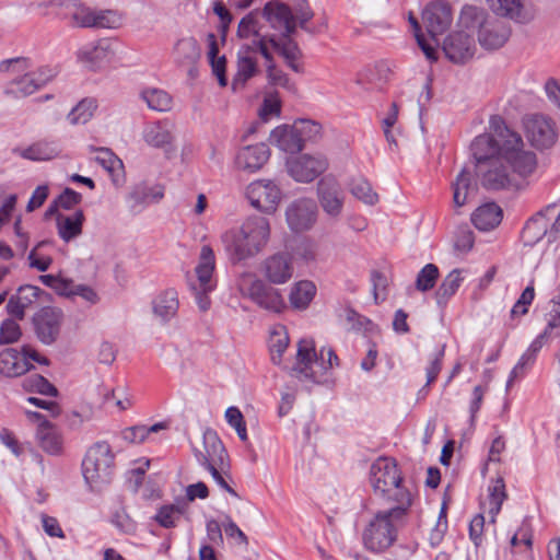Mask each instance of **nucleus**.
Segmentation results:
<instances>
[{
  "mask_svg": "<svg viewBox=\"0 0 560 560\" xmlns=\"http://www.w3.org/2000/svg\"><path fill=\"white\" fill-rule=\"evenodd\" d=\"M489 129L490 133L477 136L470 144L480 185L489 191L525 188V179L537 168L536 154L501 116L490 117Z\"/></svg>",
  "mask_w": 560,
  "mask_h": 560,
  "instance_id": "nucleus-1",
  "label": "nucleus"
},
{
  "mask_svg": "<svg viewBox=\"0 0 560 560\" xmlns=\"http://www.w3.org/2000/svg\"><path fill=\"white\" fill-rule=\"evenodd\" d=\"M270 238L268 219L258 215L247 218L240 228L225 231L221 243L232 264H238L258 255Z\"/></svg>",
  "mask_w": 560,
  "mask_h": 560,
  "instance_id": "nucleus-2",
  "label": "nucleus"
},
{
  "mask_svg": "<svg viewBox=\"0 0 560 560\" xmlns=\"http://www.w3.org/2000/svg\"><path fill=\"white\" fill-rule=\"evenodd\" d=\"M410 504V492H404L401 498L397 499L396 506L374 514L362 534L363 545L369 551L383 552L396 541L398 529Z\"/></svg>",
  "mask_w": 560,
  "mask_h": 560,
  "instance_id": "nucleus-3",
  "label": "nucleus"
},
{
  "mask_svg": "<svg viewBox=\"0 0 560 560\" xmlns=\"http://www.w3.org/2000/svg\"><path fill=\"white\" fill-rule=\"evenodd\" d=\"M459 25L467 31L477 32L478 42L486 50H495L505 45L512 30L502 20L489 16L478 7L466 5L459 15Z\"/></svg>",
  "mask_w": 560,
  "mask_h": 560,
  "instance_id": "nucleus-4",
  "label": "nucleus"
},
{
  "mask_svg": "<svg viewBox=\"0 0 560 560\" xmlns=\"http://www.w3.org/2000/svg\"><path fill=\"white\" fill-rule=\"evenodd\" d=\"M335 365H338V357L332 349L323 348L318 358L314 341L304 338L298 343L296 362L291 375L300 381L320 383L324 372Z\"/></svg>",
  "mask_w": 560,
  "mask_h": 560,
  "instance_id": "nucleus-5",
  "label": "nucleus"
},
{
  "mask_svg": "<svg viewBox=\"0 0 560 560\" xmlns=\"http://www.w3.org/2000/svg\"><path fill=\"white\" fill-rule=\"evenodd\" d=\"M236 287L243 298L249 299L259 308L269 313L280 314L287 308L280 290L266 283L253 272H242L237 278Z\"/></svg>",
  "mask_w": 560,
  "mask_h": 560,
  "instance_id": "nucleus-6",
  "label": "nucleus"
},
{
  "mask_svg": "<svg viewBox=\"0 0 560 560\" xmlns=\"http://www.w3.org/2000/svg\"><path fill=\"white\" fill-rule=\"evenodd\" d=\"M114 458L107 442H96L88 450L82 462V471L91 489L98 490L109 483L114 474Z\"/></svg>",
  "mask_w": 560,
  "mask_h": 560,
  "instance_id": "nucleus-7",
  "label": "nucleus"
},
{
  "mask_svg": "<svg viewBox=\"0 0 560 560\" xmlns=\"http://www.w3.org/2000/svg\"><path fill=\"white\" fill-rule=\"evenodd\" d=\"M370 481L375 493L388 495L397 502L407 490L400 488L401 477L395 460L386 457L377 458L370 469Z\"/></svg>",
  "mask_w": 560,
  "mask_h": 560,
  "instance_id": "nucleus-8",
  "label": "nucleus"
},
{
  "mask_svg": "<svg viewBox=\"0 0 560 560\" xmlns=\"http://www.w3.org/2000/svg\"><path fill=\"white\" fill-rule=\"evenodd\" d=\"M524 132L529 143L538 149L551 148L558 139V128L552 118L544 114H529L523 118Z\"/></svg>",
  "mask_w": 560,
  "mask_h": 560,
  "instance_id": "nucleus-9",
  "label": "nucleus"
},
{
  "mask_svg": "<svg viewBox=\"0 0 560 560\" xmlns=\"http://www.w3.org/2000/svg\"><path fill=\"white\" fill-rule=\"evenodd\" d=\"M246 198L255 209L272 214L282 199V191L275 180L257 179L246 187Z\"/></svg>",
  "mask_w": 560,
  "mask_h": 560,
  "instance_id": "nucleus-10",
  "label": "nucleus"
},
{
  "mask_svg": "<svg viewBox=\"0 0 560 560\" xmlns=\"http://www.w3.org/2000/svg\"><path fill=\"white\" fill-rule=\"evenodd\" d=\"M316 196L326 215L332 220L341 217L346 195L340 183L335 177L327 175L320 178L316 185Z\"/></svg>",
  "mask_w": 560,
  "mask_h": 560,
  "instance_id": "nucleus-11",
  "label": "nucleus"
},
{
  "mask_svg": "<svg viewBox=\"0 0 560 560\" xmlns=\"http://www.w3.org/2000/svg\"><path fill=\"white\" fill-rule=\"evenodd\" d=\"M63 313L60 308L46 306L39 310L33 317L34 329L37 338L44 345H52L59 337Z\"/></svg>",
  "mask_w": 560,
  "mask_h": 560,
  "instance_id": "nucleus-12",
  "label": "nucleus"
},
{
  "mask_svg": "<svg viewBox=\"0 0 560 560\" xmlns=\"http://www.w3.org/2000/svg\"><path fill=\"white\" fill-rule=\"evenodd\" d=\"M317 219V206L310 198L293 200L285 209V221L293 232H304L313 228Z\"/></svg>",
  "mask_w": 560,
  "mask_h": 560,
  "instance_id": "nucleus-13",
  "label": "nucleus"
},
{
  "mask_svg": "<svg viewBox=\"0 0 560 560\" xmlns=\"http://www.w3.org/2000/svg\"><path fill=\"white\" fill-rule=\"evenodd\" d=\"M290 176L300 183H311L328 167L327 159L322 154H303L287 162Z\"/></svg>",
  "mask_w": 560,
  "mask_h": 560,
  "instance_id": "nucleus-14",
  "label": "nucleus"
},
{
  "mask_svg": "<svg viewBox=\"0 0 560 560\" xmlns=\"http://www.w3.org/2000/svg\"><path fill=\"white\" fill-rule=\"evenodd\" d=\"M422 20L425 24L430 40L434 46L439 44L438 36L442 35L452 23V12L448 4L444 2H432L424 9Z\"/></svg>",
  "mask_w": 560,
  "mask_h": 560,
  "instance_id": "nucleus-15",
  "label": "nucleus"
},
{
  "mask_svg": "<svg viewBox=\"0 0 560 560\" xmlns=\"http://www.w3.org/2000/svg\"><path fill=\"white\" fill-rule=\"evenodd\" d=\"M474 37L465 31L451 33L443 42V51L455 63H464L476 52Z\"/></svg>",
  "mask_w": 560,
  "mask_h": 560,
  "instance_id": "nucleus-16",
  "label": "nucleus"
},
{
  "mask_svg": "<svg viewBox=\"0 0 560 560\" xmlns=\"http://www.w3.org/2000/svg\"><path fill=\"white\" fill-rule=\"evenodd\" d=\"M55 77V72L50 68H39L36 71L27 72L10 82L7 93L16 96H28L45 86Z\"/></svg>",
  "mask_w": 560,
  "mask_h": 560,
  "instance_id": "nucleus-17",
  "label": "nucleus"
},
{
  "mask_svg": "<svg viewBox=\"0 0 560 560\" xmlns=\"http://www.w3.org/2000/svg\"><path fill=\"white\" fill-rule=\"evenodd\" d=\"M261 271L269 283L283 284L293 276V262L289 254L277 253L262 261Z\"/></svg>",
  "mask_w": 560,
  "mask_h": 560,
  "instance_id": "nucleus-18",
  "label": "nucleus"
},
{
  "mask_svg": "<svg viewBox=\"0 0 560 560\" xmlns=\"http://www.w3.org/2000/svg\"><path fill=\"white\" fill-rule=\"evenodd\" d=\"M265 19L273 30L280 31L282 36H291L296 28L292 10L278 1L268 2L262 11Z\"/></svg>",
  "mask_w": 560,
  "mask_h": 560,
  "instance_id": "nucleus-19",
  "label": "nucleus"
},
{
  "mask_svg": "<svg viewBox=\"0 0 560 560\" xmlns=\"http://www.w3.org/2000/svg\"><path fill=\"white\" fill-rule=\"evenodd\" d=\"M89 151L96 153L95 161L109 175L112 183L116 187H122L126 183V173L122 161L108 148H97L90 145Z\"/></svg>",
  "mask_w": 560,
  "mask_h": 560,
  "instance_id": "nucleus-20",
  "label": "nucleus"
},
{
  "mask_svg": "<svg viewBox=\"0 0 560 560\" xmlns=\"http://www.w3.org/2000/svg\"><path fill=\"white\" fill-rule=\"evenodd\" d=\"M255 48L249 45H243L237 51L236 72L232 80V89L241 90L246 82L257 74V58L254 57Z\"/></svg>",
  "mask_w": 560,
  "mask_h": 560,
  "instance_id": "nucleus-21",
  "label": "nucleus"
},
{
  "mask_svg": "<svg viewBox=\"0 0 560 560\" xmlns=\"http://www.w3.org/2000/svg\"><path fill=\"white\" fill-rule=\"evenodd\" d=\"M270 151L267 144L260 142L242 148L236 155V164L244 171L255 172L269 160Z\"/></svg>",
  "mask_w": 560,
  "mask_h": 560,
  "instance_id": "nucleus-22",
  "label": "nucleus"
},
{
  "mask_svg": "<svg viewBox=\"0 0 560 560\" xmlns=\"http://www.w3.org/2000/svg\"><path fill=\"white\" fill-rule=\"evenodd\" d=\"M154 317L165 324L174 318L179 307L178 293L175 289H166L154 296L151 302Z\"/></svg>",
  "mask_w": 560,
  "mask_h": 560,
  "instance_id": "nucleus-23",
  "label": "nucleus"
},
{
  "mask_svg": "<svg viewBox=\"0 0 560 560\" xmlns=\"http://www.w3.org/2000/svg\"><path fill=\"white\" fill-rule=\"evenodd\" d=\"M491 11L515 23L527 24L533 20V14L525 8L522 0H488Z\"/></svg>",
  "mask_w": 560,
  "mask_h": 560,
  "instance_id": "nucleus-24",
  "label": "nucleus"
},
{
  "mask_svg": "<svg viewBox=\"0 0 560 560\" xmlns=\"http://www.w3.org/2000/svg\"><path fill=\"white\" fill-rule=\"evenodd\" d=\"M163 190L159 187H150L144 183L135 185L126 197L131 212L139 213L151 202H158L163 198Z\"/></svg>",
  "mask_w": 560,
  "mask_h": 560,
  "instance_id": "nucleus-25",
  "label": "nucleus"
},
{
  "mask_svg": "<svg viewBox=\"0 0 560 560\" xmlns=\"http://www.w3.org/2000/svg\"><path fill=\"white\" fill-rule=\"evenodd\" d=\"M36 439L40 448L52 456L62 454L63 438L61 432L49 421H43L37 425Z\"/></svg>",
  "mask_w": 560,
  "mask_h": 560,
  "instance_id": "nucleus-26",
  "label": "nucleus"
},
{
  "mask_svg": "<svg viewBox=\"0 0 560 560\" xmlns=\"http://www.w3.org/2000/svg\"><path fill=\"white\" fill-rule=\"evenodd\" d=\"M202 439L205 452L196 454L198 462L205 467L222 463L226 452L217 432L211 429H207L203 432Z\"/></svg>",
  "mask_w": 560,
  "mask_h": 560,
  "instance_id": "nucleus-27",
  "label": "nucleus"
},
{
  "mask_svg": "<svg viewBox=\"0 0 560 560\" xmlns=\"http://www.w3.org/2000/svg\"><path fill=\"white\" fill-rule=\"evenodd\" d=\"M110 43L107 39H100L89 43L80 48L78 58L88 63L91 68H98L109 61L113 51Z\"/></svg>",
  "mask_w": 560,
  "mask_h": 560,
  "instance_id": "nucleus-28",
  "label": "nucleus"
},
{
  "mask_svg": "<svg viewBox=\"0 0 560 560\" xmlns=\"http://www.w3.org/2000/svg\"><path fill=\"white\" fill-rule=\"evenodd\" d=\"M174 60L179 67L188 69L189 75L194 74L195 65L200 58V48L197 40L192 37L179 39L173 51Z\"/></svg>",
  "mask_w": 560,
  "mask_h": 560,
  "instance_id": "nucleus-29",
  "label": "nucleus"
},
{
  "mask_svg": "<svg viewBox=\"0 0 560 560\" xmlns=\"http://www.w3.org/2000/svg\"><path fill=\"white\" fill-rule=\"evenodd\" d=\"M32 365L20 351L8 348L0 352V373L8 377H16L26 373Z\"/></svg>",
  "mask_w": 560,
  "mask_h": 560,
  "instance_id": "nucleus-30",
  "label": "nucleus"
},
{
  "mask_svg": "<svg viewBox=\"0 0 560 560\" xmlns=\"http://www.w3.org/2000/svg\"><path fill=\"white\" fill-rule=\"evenodd\" d=\"M269 141L272 145L287 153H296L303 149L301 140L291 125L276 127L270 133Z\"/></svg>",
  "mask_w": 560,
  "mask_h": 560,
  "instance_id": "nucleus-31",
  "label": "nucleus"
},
{
  "mask_svg": "<svg viewBox=\"0 0 560 560\" xmlns=\"http://www.w3.org/2000/svg\"><path fill=\"white\" fill-rule=\"evenodd\" d=\"M214 268V252L209 245H203L200 249L199 261L195 271L199 281V287L205 291H212L214 288L211 281Z\"/></svg>",
  "mask_w": 560,
  "mask_h": 560,
  "instance_id": "nucleus-32",
  "label": "nucleus"
},
{
  "mask_svg": "<svg viewBox=\"0 0 560 560\" xmlns=\"http://www.w3.org/2000/svg\"><path fill=\"white\" fill-rule=\"evenodd\" d=\"M84 219L82 210H77L70 215L58 213L56 217V225L59 237L68 243L81 235Z\"/></svg>",
  "mask_w": 560,
  "mask_h": 560,
  "instance_id": "nucleus-33",
  "label": "nucleus"
},
{
  "mask_svg": "<svg viewBox=\"0 0 560 560\" xmlns=\"http://www.w3.org/2000/svg\"><path fill=\"white\" fill-rule=\"evenodd\" d=\"M502 217V209L497 203L489 202L474 211L471 222L480 231H490L500 224Z\"/></svg>",
  "mask_w": 560,
  "mask_h": 560,
  "instance_id": "nucleus-34",
  "label": "nucleus"
},
{
  "mask_svg": "<svg viewBox=\"0 0 560 560\" xmlns=\"http://www.w3.org/2000/svg\"><path fill=\"white\" fill-rule=\"evenodd\" d=\"M15 152L23 159L40 162L49 161L59 155V148L55 141L38 140L27 148L16 149Z\"/></svg>",
  "mask_w": 560,
  "mask_h": 560,
  "instance_id": "nucleus-35",
  "label": "nucleus"
},
{
  "mask_svg": "<svg viewBox=\"0 0 560 560\" xmlns=\"http://www.w3.org/2000/svg\"><path fill=\"white\" fill-rule=\"evenodd\" d=\"M553 208L555 205H550L546 207L544 210L537 212L527 221L522 233V237L526 245L532 246L536 244L547 234L548 220L546 219V213L552 210Z\"/></svg>",
  "mask_w": 560,
  "mask_h": 560,
  "instance_id": "nucleus-36",
  "label": "nucleus"
},
{
  "mask_svg": "<svg viewBox=\"0 0 560 560\" xmlns=\"http://www.w3.org/2000/svg\"><path fill=\"white\" fill-rule=\"evenodd\" d=\"M143 140L153 148H163L173 140L172 124L161 120L148 124L142 131Z\"/></svg>",
  "mask_w": 560,
  "mask_h": 560,
  "instance_id": "nucleus-37",
  "label": "nucleus"
},
{
  "mask_svg": "<svg viewBox=\"0 0 560 560\" xmlns=\"http://www.w3.org/2000/svg\"><path fill=\"white\" fill-rule=\"evenodd\" d=\"M140 97L152 110L168 112L173 106L172 96L166 91L158 88H147L142 90Z\"/></svg>",
  "mask_w": 560,
  "mask_h": 560,
  "instance_id": "nucleus-38",
  "label": "nucleus"
},
{
  "mask_svg": "<svg viewBox=\"0 0 560 560\" xmlns=\"http://www.w3.org/2000/svg\"><path fill=\"white\" fill-rule=\"evenodd\" d=\"M316 293V287L313 282L303 280L295 283L289 295L292 307L304 310L308 306Z\"/></svg>",
  "mask_w": 560,
  "mask_h": 560,
  "instance_id": "nucleus-39",
  "label": "nucleus"
},
{
  "mask_svg": "<svg viewBox=\"0 0 560 560\" xmlns=\"http://www.w3.org/2000/svg\"><path fill=\"white\" fill-rule=\"evenodd\" d=\"M350 194L368 206L378 202V195L373 190L371 184L363 177H354L348 183Z\"/></svg>",
  "mask_w": 560,
  "mask_h": 560,
  "instance_id": "nucleus-40",
  "label": "nucleus"
},
{
  "mask_svg": "<svg viewBox=\"0 0 560 560\" xmlns=\"http://www.w3.org/2000/svg\"><path fill=\"white\" fill-rule=\"evenodd\" d=\"M463 278L458 269L452 270L442 281L439 289L435 292L436 302L439 305H445L447 301L458 290Z\"/></svg>",
  "mask_w": 560,
  "mask_h": 560,
  "instance_id": "nucleus-41",
  "label": "nucleus"
},
{
  "mask_svg": "<svg viewBox=\"0 0 560 560\" xmlns=\"http://www.w3.org/2000/svg\"><path fill=\"white\" fill-rule=\"evenodd\" d=\"M489 491V514L491 516V522H495L497 515L500 513L502 504L506 499L505 492V483L502 477H498L495 480L491 482L488 488Z\"/></svg>",
  "mask_w": 560,
  "mask_h": 560,
  "instance_id": "nucleus-42",
  "label": "nucleus"
},
{
  "mask_svg": "<svg viewBox=\"0 0 560 560\" xmlns=\"http://www.w3.org/2000/svg\"><path fill=\"white\" fill-rule=\"evenodd\" d=\"M454 207H463L467 202L471 183L469 173L464 168L452 183Z\"/></svg>",
  "mask_w": 560,
  "mask_h": 560,
  "instance_id": "nucleus-43",
  "label": "nucleus"
},
{
  "mask_svg": "<svg viewBox=\"0 0 560 560\" xmlns=\"http://www.w3.org/2000/svg\"><path fill=\"white\" fill-rule=\"evenodd\" d=\"M95 108L96 104L94 100L84 98L72 108L67 116V120L70 125L86 124L92 118Z\"/></svg>",
  "mask_w": 560,
  "mask_h": 560,
  "instance_id": "nucleus-44",
  "label": "nucleus"
},
{
  "mask_svg": "<svg viewBox=\"0 0 560 560\" xmlns=\"http://www.w3.org/2000/svg\"><path fill=\"white\" fill-rule=\"evenodd\" d=\"M185 511V504H167L159 509L154 520L164 528H172Z\"/></svg>",
  "mask_w": 560,
  "mask_h": 560,
  "instance_id": "nucleus-45",
  "label": "nucleus"
},
{
  "mask_svg": "<svg viewBox=\"0 0 560 560\" xmlns=\"http://www.w3.org/2000/svg\"><path fill=\"white\" fill-rule=\"evenodd\" d=\"M269 44L285 59H299L301 50L291 36H282L277 39L275 35L268 38Z\"/></svg>",
  "mask_w": 560,
  "mask_h": 560,
  "instance_id": "nucleus-46",
  "label": "nucleus"
},
{
  "mask_svg": "<svg viewBox=\"0 0 560 560\" xmlns=\"http://www.w3.org/2000/svg\"><path fill=\"white\" fill-rule=\"evenodd\" d=\"M66 7L73 8L72 20L80 27H93L95 10L78 2V0H66Z\"/></svg>",
  "mask_w": 560,
  "mask_h": 560,
  "instance_id": "nucleus-47",
  "label": "nucleus"
},
{
  "mask_svg": "<svg viewBox=\"0 0 560 560\" xmlns=\"http://www.w3.org/2000/svg\"><path fill=\"white\" fill-rule=\"evenodd\" d=\"M291 126L300 138L303 147L305 142L315 140L320 135L322 130L318 122L310 119H299Z\"/></svg>",
  "mask_w": 560,
  "mask_h": 560,
  "instance_id": "nucleus-48",
  "label": "nucleus"
},
{
  "mask_svg": "<svg viewBox=\"0 0 560 560\" xmlns=\"http://www.w3.org/2000/svg\"><path fill=\"white\" fill-rule=\"evenodd\" d=\"M439 278V268L433 264H427L418 273L416 288L421 292L431 290Z\"/></svg>",
  "mask_w": 560,
  "mask_h": 560,
  "instance_id": "nucleus-49",
  "label": "nucleus"
},
{
  "mask_svg": "<svg viewBox=\"0 0 560 560\" xmlns=\"http://www.w3.org/2000/svg\"><path fill=\"white\" fill-rule=\"evenodd\" d=\"M22 336L19 323L13 318L4 319L0 325V345L16 342Z\"/></svg>",
  "mask_w": 560,
  "mask_h": 560,
  "instance_id": "nucleus-50",
  "label": "nucleus"
},
{
  "mask_svg": "<svg viewBox=\"0 0 560 560\" xmlns=\"http://www.w3.org/2000/svg\"><path fill=\"white\" fill-rule=\"evenodd\" d=\"M120 15L114 10H95L93 27L114 28L120 24Z\"/></svg>",
  "mask_w": 560,
  "mask_h": 560,
  "instance_id": "nucleus-51",
  "label": "nucleus"
},
{
  "mask_svg": "<svg viewBox=\"0 0 560 560\" xmlns=\"http://www.w3.org/2000/svg\"><path fill=\"white\" fill-rule=\"evenodd\" d=\"M25 387L47 396H57V388L44 376L35 374L25 380Z\"/></svg>",
  "mask_w": 560,
  "mask_h": 560,
  "instance_id": "nucleus-52",
  "label": "nucleus"
},
{
  "mask_svg": "<svg viewBox=\"0 0 560 560\" xmlns=\"http://www.w3.org/2000/svg\"><path fill=\"white\" fill-rule=\"evenodd\" d=\"M225 419L228 423L235 429L238 438L245 442L247 441V430L244 417L237 407H229L225 411Z\"/></svg>",
  "mask_w": 560,
  "mask_h": 560,
  "instance_id": "nucleus-53",
  "label": "nucleus"
},
{
  "mask_svg": "<svg viewBox=\"0 0 560 560\" xmlns=\"http://www.w3.org/2000/svg\"><path fill=\"white\" fill-rule=\"evenodd\" d=\"M409 22L412 26L415 37L421 50L424 52L425 57L430 60H436V50L435 46L432 45L425 36L420 32V25L416 18L412 15L409 16Z\"/></svg>",
  "mask_w": 560,
  "mask_h": 560,
  "instance_id": "nucleus-54",
  "label": "nucleus"
},
{
  "mask_svg": "<svg viewBox=\"0 0 560 560\" xmlns=\"http://www.w3.org/2000/svg\"><path fill=\"white\" fill-rule=\"evenodd\" d=\"M444 351H445V345L438 348L431 354L429 365L425 368V374H427V384L425 385L427 386H429L436 380V377L442 369V360L444 357Z\"/></svg>",
  "mask_w": 560,
  "mask_h": 560,
  "instance_id": "nucleus-55",
  "label": "nucleus"
},
{
  "mask_svg": "<svg viewBox=\"0 0 560 560\" xmlns=\"http://www.w3.org/2000/svg\"><path fill=\"white\" fill-rule=\"evenodd\" d=\"M281 112V102L277 94H268L259 109V117L267 121L272 116H279Z\"/></svg>",
  "mask_w": 560,
  "mask_h": 560,
  "instance_id": "nucleus-56",
  "label": "nucleus"
},
{
  "mask_svg": "<svg viewBox=\"0 0 560 560\" xmlns=\"http://www.w3.org/2000/svg\"><path fill=\"white\" fill-rule=\"evenodd\" d=\"M222 526L224 529L225 535L229 538L236 539V541L240 545L247 546L248 545V538L243 533V530L233 522L230 515H225L224 520L222 522Z\"/></svg>",
  "mask_w": 560,
  "mask_h": 560,
  "instance_id": "nucleus-57",
  "label": "nucleus"
},
{
  "mask_svg": "<svg viewBox=\"0 0 560 560\" xmlns=\"http://www.w3.org/2000/svg\"><path fill=\"white\" fill-rule=\"evenodd\" d=\"M237 35L241 38H248L250 36H258L257 20L253 13L244 16L238 23Z\"/></svg>",
  "mask_w": 560,
  "mask_h": 560,
  "instance_id": "nucleus-58",
  "label": "nucleus"
},
{
  "mask_svg": "<svg viewBox=\"0 0 560 560\" xmlns=\"http://www.w3.org/2000/svg\"><path fill=\"white\" fill-rule=\"evenodd\" d=\"M267 77L271 84L283 86L288 90H293V84L290 82L288 75L276 68L275 63L267 65Z\"/></svg>",
  "mask_w": 560,
  "mask_h": 560,
  "instance_id": "nucleus-59",
  "label": "nucleus"
},
{
  "mask_svg": "<svg viewBox=\"0 0 560 560\" xmlns=\"http://www.w3.org/2000/svg\"><path fill=\"white\" fill-rule=\"evenodd\" d=\"M289 345V337L280 334H273L270 341V351L272 353V361L275 363L279 362L283 352L285 351Z\"/></svg>",
  "mask_w": 560,
  "mask_h": 560,
  "instance_id": "nucleus-60",
  "label": "nucleus"
},
{
  "mask_svg": "<svg viewBox=\"0 0 560 560\" xmlns=\"http://www.w3.org/2000/svg\"><path fill=\"white\" fill-rule=\"evenodd\" d=\"M372 284L375 303L384 301L386 298L387 278L378 271L372 272Z\"/></svg>",
  "mask_w": 560,
  "mask_h": 560,
  "instance_id": "nucleus-61",
  "label": "nucleus"
},
{
  "mask_svg": "<svg viewBox=\"0 0 560 560\" xmlns=\"http://www.w3.org/2000/svg\"><path fill=\"white\" fill-rule=\"evenodd\" d=\"M82 201V195L71 188H66L57 198V205L65 210H71Z\"/></svg>",
  "mask_w": 560,
  "mask_h": 560,
  "instance_id": "nucleus-62",
  "label": "nucleus"
},
{
  "mask_svg": "<svg viewBox=\"0 0 560 560\" xmlns=\"http://www.w3.org/2000/svg\"><path fill=\"white\" fill-rule=\"evenodd\" d=\"M483 527L485 516L482 514H477L469 523V537L477 547L482 541Z\"/></svg>",
  "mask_w": 560,
  "mask_h": 560,
  "instance_id": "nucleus-63",
  "label": "nucleus"
},
{
  "mask_svg": "<svg viewBox=\"0 0 560 560\" xmlns=\"http://www.w3.org/2000/svg\"><path fill=\"white\" fill-rule=\"evenodd\" d=\"M121 436L129 443H141L148 436V430L145 425H133L122 430Z\"/></svg>",
  "mask_w": 560,
  "mask_h": 560,
  "instance_id": "nucleus-64",
  "label": "nucleus"
}]
</instances>
